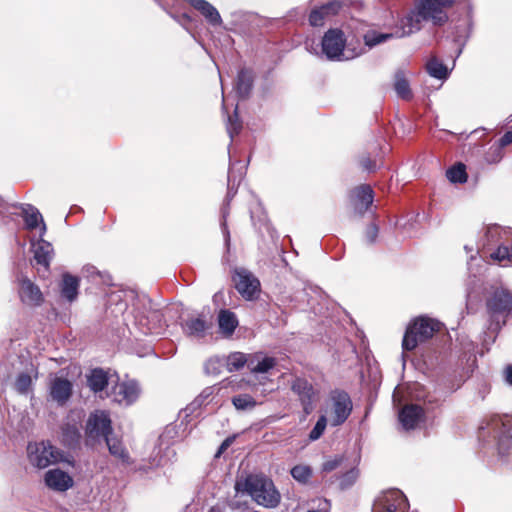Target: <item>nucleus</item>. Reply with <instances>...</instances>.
Returning a JSON list of instances; mask_svg holds the SVG:
<instances>
[{
	"mask_svg": "<svg viewBox=\"0 0 512 512\" xmlns=\"http://www.w3.org/2000/svg\"><path fill=\"white\" fill-rule=\"evenodd\" d=\"M427 72L437 79H446L448 76L447 67L436 57H432L426 64Z\"/></svg>",
	"mask_w": 512,
	"mask_h": 512,
	"instance_id": "31",
	"label": "nucleus"
},
{
	"mask_svg": "<svg viewBox=\"0 0 512 512\" xmlns=\"http://www.w3.org/2000/svg\"><path fill=\"white\" fill-rule=\"evenodd\" d=\"M44 482L49 489L57 492H65L74 484L70 474L59 468L48 470L44 475Z\"/></svg>",
	"mask_w": 512,
	"mask_h": 512,
	"instance_id": "15",
	"label": "nucleus"
},
{
	"mask_svg": "<svg viewBox=\"0 0 512 512\" xmlns=\"http://www.w3.org/2000/svg\"><path fill=\"white\" fill-rule=\"evenodd\" d=\"M325 15L320 7H314L309 15V23L311 26L319 27L324 24Z\"/></svg>",
	"mask_w": 512,
	"mask_h": 512,
	"instance_id": "41",
	"label": "nucleus"
},
{
	"mask_svg": "<svg viewBox=\"0 0 512 512\" xmlns=\"http://www.w3.org/2000/svg\"><path fill=\"white\" fill-rule=\"evenodd\" d=\"M27 459L38 469H44L61 459L60 451L49 442H31L27 446Z\"/></svg>",
	"mask_w": 512,
	"mask_h": 512,
	"instance_id": "8",
	"label": "nucleus"
},
{
	"mask_svg": "<svg viewBox=\"0 0 512 512\" xmlns=\"http://www.w3.org/2000/svg\"><path fill=\"white\" fill-rule=\"evenodd\" d=\"M233 281L236 290L246 300H252L258 296L260 292V282L250 271L244 268L235 269Z\"/></svg>",
	"mask_w": 512,
	"mask_h": 512,
	"instance_id": "11",
	"label": "nucleus"
},
{
	"mask_svg": "<svg viewBox=\"0 0 512 512\" xmlns=\"http://www.w3.org/2000/svg\"><path fill=\"white\" fill-rule=\"evenodd\" d=\"M161 322H162V314L158 310H153L149 312V315L144 319H140L139 323L142 326H146V330L143 332L145 334H160L161 333Z\"/></svg>",
	"mask_w": 512,
	"mask_h": 512,
	"instance_id": "28",
	"label": "nucleus"
},
{
	"mask_svg": "<svg viewBox=\"0 0 512 512\" xmlns=\"http://www.w3.org/2000/svg\"><path fill=\"white\" fill-rule=\"evenodd\" d=\"M235 488L238 492L248 493L257 504L267 508H274L280 502V494L273 482L264 476L249 475L244 481H237Z\"/></svg>",
	"mask_w": 512,
	"mask_h": 512,
	"instance_id": "2",
	"label": "nucleus"
},
{
	"mask_svg": "<svg viewBox=\"0 0 512 512\" xmlns=\"http://www.w3.org/2000/svg\"><path fill=\"white\" fill-rule=\"evenodd\" d=\"M219 328L227 335H231L238 325V321L233 312L221 310L218 316Z\"/></svg>",
	"mask_w": 512,
	"mask_h": 512,
	"instance_id": "29",
	"label": "nucleus"
},
{
	"mask_svg": "<svg viewBox=\"0 0 512 512\" xmlns=\"http://www.w3.org/2000/svg\"><path fill=\"white\" fill-rule=\"evenodd\" d=\"M342 7V3L338 0L328 1L320 6V9L323 11L325 17H329L335 15L339 12Z\"/></svg>",
	"mask_w": 512,
	"mask_h": 512,
	"instance_id": "40",
	"label": "nucleus"
},
{
	"mask_svg": "<svg viewBox=\"0 0 512 512\" xmlns=\"http://www.w3.org/2000/svg\"><path fill=\"white\" fill-rule=\"evenodd\" d=\"M394 89L400 98L404 100L412 98L409 82L402 71H398L395 74Z\"/></svg>",
	"mask_w": 512,
	"mask_h": 512,
	"instance_id": "30",
	"label": "nucleus"
},
{
	"mask_svg": "<svg viewBox=\"0 0 512 512\" xmlns=\"http://www.w3.org/2000/svg\"><path fill=\"white\" fill-rule=\"evenodd\" d=\"M103 440L106 442L108 450L112 456L119 459L122 463H130L129 453L118 438L108 435Z\"/></svg>",
	"mask_w": 512,
	"mask_h": 512,
	"instance_id": "24",
	"label": "nucleus"
},
{
	"mask_svg": "<svg viewBox=\"0 0 512 512\" xmlns=\"http://www.w3.org/2000/svg\"><path fill=\"white\" fill-rule=\"evenodd\" d=\"M355 192H356L357 199L361 202V204L364 205V209L360 211V213H363L364 211H366L368 209V207L373 202V198H374L373 190L368 185H362V186H359L355 190Z\"/></svg>",
	"mask_w": 512,
	"mask_h": 512,
	"instance_id": "36",
	"label": "nucleus"
},
{
	"mask_svg": "<svg viewBox=\"0 0 512 512\" xmlns=\"http://www.w3.org/2000/svg\"><path fill=\"white\" fill-rule=\"evenodd\" d=\"M485 247L493 250L490 253L491 259L502 266H512V239H509L508 232L498 226L487 228Z\"/></svg>",
	"mask_w": 512,
	"mask_h": 512,
	"instance_id": "5",
	"label": "nucleus"
},
{
	"mask_svg": "<svg viewBox=\"0 0 512 512\" xmlns=\"http://www.w3.org/2000/svg\"><path fill=\"white\" fill-rule=\"evenodd\" d=\"M210 326L211 324L203 317H190L181 323L183 333L196 339L205 337Z\"/></svg>",
	"mask_w": 512,
	"mask_h": 512,
	"instance_id": "20",
	"label": "nucleus"
},
{
	"mask_svg": "<svg viewBox=\"0 0 512 512\" xmlns=\"http://www.w3.org/2000/svg\"><path fill=\"white\" fill-rule=\"evenodd\" d=\"M353 404L348 393L342 390H334L330 393L324 408V415L331 426L342 425L350 416Z\"/></svg>",
	"mask_w": 512,
	"mask_h": 512,
	"instance_id": "6",
	"label": "nucleus"
},
{
	"mask_svg": "<svg viewBox=\"0 0 512 512\" xmlns=\"http://www.w3.org/2000/svg\"><path fill=\"white\" fill-rule=\"evenodd\" d=\"M112 423L109 414L103 410H97L90 414L85 427V443L94 447L105 437L112 434Z\"/></svg>",
	"mask_w": 512,
	"mask_h": 512,
	"instance_id": "7",
	"label": "nucleus"
},
{
	"mask_svg": "<svg viewBox=\"0 0 512 512\" xmlns=\"http://www.w3.org/2000/svg\"><path fill=\"white\" fill-rule=\"evenodd\" d=\"M291 390L297 395L303 412L309 415L314 410L315 404L319 399V391L308 380L299 377L293 380Z\"/></svg>",
	"mask_w": 512,
	"mask_h": 512,
	"instance_id": "10",
	"label": "nucleus"
},
{
	"mask_svg": "<svg viewBox=\"0 0 512 512\" xmlns=\"http://www.w3.org/2000/svg\"><path fill=\"white\" fill-rule=\"evenodd\" d=\"M265 220V216L263 218H259V221H264Z\"/></svg>",
	"mask_w": 512,
	"mask_h": 512,
	"instance_id": "56",
	"label": "nucleus"
},
{
	"mask_svg": "<svg viewBox=\"0 0 512 512\" xmlns=\"http://www.w3.org/2000/svg\"><path fill=\"white\" fill-rule=\"evenodd\" d=\"M408 507L406 496L398 489H390L375 499L372 512H406Z\"/></svg>",
	"mask_w": 512,
	"mask_h": 512,
	"instance_id": "9",
	"label": "nucleus"
},
{
	"mask_svg": "<svg viewBox=\"0 0 512 512\" xmlns=\"http://www.w3.org/2000/svg\"><path fill=\"white\" fill-rule=\"evenodd\" d=\"M221 366V360L219 358H211L205 363V371L208 374H218Z\"/></svg>",
	"mask_w": 512,
	"mask_h": 512,
	"instance_id": "44",
	"label": "nucleus"
},
{
	"mask_svg": "<svg viewBox=\"0 0 512 512\" xmlns=\"http://www.w3.org/2000/svg\"><path fill=\"white\" fill-rule=\"evenodd\" d=\"M497 152L492 151V146L489 148V151L486 154V161L488 162V157H495Z\"/></svg>",
	"mask_w": 512,
	"mask_h": 512,
	"instance_id": "52",
	"label": "nucleus"
},
{
	"mask_svg": "<svg viewBox=\"0 0 512 512\" xmlns=\"http://www.w3.org/2000/svg\"><path fill=\"white\" fill-rule=\"evenodd\" d=\"M487 329L497 333L512 313V292L505 288L495 289L486 299Z\"/></svg>",
	"mask_w": 512,
	"mask_h": 512,
	"instance_id": "3",
	"label": "nucleus"
},
{
	"mask_svg": "<svg viewBox=\"0 0 512 512\" xmlns=\"http://www.w3.org/2000/svg\"><path fill=\"white\" fill-rule=\"evenodd\" d=\"M232 404L238 411H251L256 407L257 402L249 394H239L232 397Z\"/></svg>",
	"mask_w": 512,
	"mask_h": 512,
	"instance_id": "33",
	"label": "nucleus"
},
{
	"mask_svg": "<svg viewBox=\"0 0 512 512\" xmlns=\"http://www.w3.org/2000/svg\"><path fill=\"white\" fill-rule=\"evenodd\" d=\"M446 175L452 183H465L467 181L466 167L462 163H458L449 168Z\"/></svg>",
	"mask_w": 512,
	"mask_h": 512,
	"instance_id": "35",
	"label": "nucleus"
},
{
	"mask_svg": "<svg viewBox=\"0 0 512 512\" xmlns=\"http://www.w3.org/2000/svg\"><path fill=\"white\" fill-rule=\"evenodd\" d=\"M34 259L37 264L48 268L53 256V247L52 245L45 241L43 237H40L37 241H31Z\"/></svg>",
	"mask_w": 512,
	"mask_h": 512,
	"instance_id": "22",
	"label": "nucleus"
},
{
	"mask_svg": "<svg viewBox=\"0 0 512 512\" xmlns=\"http://www.w3.org/2000/svg\"><path fill=\"white\" fill-rule=\"evenodd\" d=\"M14 388L19 394H28L32 388V378L27 373H20L14 383Z\"/></svg>",
	"mask_w": 512,
	"mask_h": 512,
	"instance_id": "37",
	"label": "nucleus"
},
{
	"mask_svg": "<svg viewBox=\"0 0 512 512\" xmlns=\"http://www.w3.org/2000/svg\"><path fill=\"white\" fill-rule=\"evenodd\" d=\"M225 217H226V210L224 209L223 210V218H225Z\"/></svg>",
	"mask_w": 512,
	"mask_h": 512,
	"instance_id": "55",
	"label": "nucleus"
},
{
	"mask_svg": "<svg viewBox=\"0 0 512 512\" xmlns=\"http://www.w3.org/2000/svg\"><path fill=\"white\" fill-rule=\"evenodd\" d=\"M209 389L210 388L204 390L202 394H200V396L196 399V401H200L202 398H207L210 395V392H208Z\"/></svg>",
	"mask_w": 512,
	"mask_h": 512,
	"instance_id": "51",
	"label": "nucleus"
},
{
	"mask_svg": "<svg viewBox=\"0 0 512 512\" xmlns=\"http://www.w3.org/2000/svg\"><path fill=\"white\" fill-rule=\"evenodd\" d=\"M19 295L22 302L28 305H40L43 300L42 293L38 286L27 278L20 281Z\"/></svg>",
	"mask_w": 512,
	"mask_h": 512,
	"instance_id": "21",
	"label": "nucleus"
},
{
	"mask_svg": "<svg viewBox=\"0 0 512 512\" xmlns=\"http://www.w3.org/2000/svg\"><path fill=\"white\" fill-rule=\"evenodd\" d=\"M140 392L138 383L134 380H128L114 386L112 397L120 405L129 406L138 399Z\"/></svg>",
	"mask_w": 512,
	"mask_h": 512,
	"instance_id": "14",
	"label": "nucleus"
},
{
	"mask_svg": "<svg viewBox=\"0 0 512 512\" xmlns=\"http://www.w3.org/2000/svg\"><path fill=\"white\" fill-rule=\"evenodd\" d=\"M504 377L507 384L512 385V365H508L504 370Z\"/></svg>",
	"mask_w": 512,
	"mask_h": 512,
	"instance_id": "47",
	"label": "nucleus"
},
{
	"mask_svg": "<svg viewBox=\"0 0 512 512\" xmlns=\"http://www.w3.org/2000/svg\"><path fill=\"white\" fill-rule=\"evenodd\" d=\"M455 0H420L415 10L410 11L405 17L409 29L402 35H410L421 28L422 21H432L435 25H443L448 16L445 9L451 7Z\"/></svg>",
	"mask_w": 512,
	"mask_h": 512,
	"instance_id": "1",
	"label": "nucleus"
},
{
	"mask_svg": "<svg viewBox=\"0 0 512 512\" xmlns=\"http://www.w3.org/2000/svg\"><path fill=\"white\" fill-rule=\"evenodd\" d=\"M441 323L428 317H418L407 327L403 337L402 347L404 350L411 351L419 344L431 339L434 334L440 331Z\"/></svg>",
	"mask_w": 512,
	"mask_h": 512,
	"instance_id": "4",
	"label": "nucleus"
},
{
	"mask_svg": "<svg viewBox=\"0 0 512 512\" xmlns=\"http://www.w3.org/2000/svg\"><path fill=\"white\" fill-rule=\"evenodd\" d=\"M79 279L68 273L63 275L61 293L64 298L72 302L77 298Z\"/></svg>",
	"mask_w": 512,
	"mask_h": 512,
	"instance_id": "26",
	"label": "nucleus"
},
{
	"mask_svg": "<svg viewBox=\"0 0 512 512\" xmlns=\"http://www.w3.org/2000/svg\"><path fill=\"white\" fill-rule=\"evenodd\" d=\"M231 443H232V439L231 438L225 439L222 442V444L220 445L216 456H219L223 451H225L230 446Z\"/></svg>",
	"mask_w": 512,
	"mask_h": 512,
	"instance_id": "49",
	"label": "nucleus"
},
{
	"mask_svg": "<svg viewBox=\"0 0 512 512\" xmlns=\"http://www.w3.org/2000/svg\"><path fill=\"white\" fill-rule=\"evenodd\" d=\"M361 165L368 171H373L375 169V164L370 159H363L361 161Z\"/></svg>",
	"mask_w": 512,
	"mask_h": 512,
	"instance_id": "50",
	"label": "nucleus"
},
{
	"mask_svg": "<svg viewBox=\"0 0 512 512\" xmlns=\"http://www.w3.org/2000/svg\"><path fill=\"white\" fill-rule=\"evenodd\" d=\"M409 29V26L407 23L404 22V17L398 22L396 26V30L392 33H380L377 31H368L364 35V42L365 45L372 48L378 44H381L383 42H386L389 39L392 38H402L406 35H402L406 30Z\"/></svg>",
	"mask_w": 512,
	"mask_h": 512,
	"instance_id": "16",
	"label": "nucleus"
},
{
	"mask_svg": "<svg viewBox=\"0 0 512 512\" xmlns=\"http://www.w3.org/2000/svg\"><path fill=\"white\" fill-rule=\"evenodd\" d=\"M424 420V410L417 404L404 406L399 412V421L405 430H411Z\"/></svg>",
	"mask_w": 512,
	"mask_h": 512,
	"instance_id": "18",
	"label": "nucleus"
},
{
	"mask_svg": "<svg viewBox=\"0 0 512 512\" xmlns=\"http://www.w3.org/2000/svg\"><path fill=\"white\" fill-rule=\"evenodd\" d=\"M51 399L62 406L67 403L72 395V383L62 377H55L49 387Z\"/></svg>",
	"mask_w": 512,
	"mask_h": 512,
	"instance_id": "17",
	"label": "nucleus"
},
{
	"mask_svg": "<svg viewBox=\"0 0 512 512\" xmlns=\"http://www.w3.org/2000/svg\"><path fill=\"white\" fill-rule=\"evenodd\" d=\"M241 129V122L238 119L237 112L233 116L228 117L227 132L232 139Z\"/></svg>",
	"mask_w": 512,
	"mask_h": 512,
	"instance_id": "42",
	"label": "nucleus"
},
{
	"mask_svg": "<svg viewBox=\"0 0 512 512\" xmlns=\"http://www.w3.org/2000/svg\"><path fill=\"white\" fill-rule=\"evenodd\" d=\"M251 218L254 221V219H255V211L254 210H251Z\"/></svg>",
	"mask_w": 512,
	"mask_h": 512,
	"instance_id": "54",
	"label": "nucleus"
},
{
	"mask_svg": "<svg viewBox=\"0 0 512 512\" xmlns=\"http://www.w3.org/2000/svg\"><path fill=\"white\" fill-rule=\"evenodd\" d=\"M224 236H225L226 245H228L229 241H230V234H229V231L226 229L224 230Z\"/></svg>",
	"mask_w": 512,
	"mask_h": 512,
	"instance_id": "53",
	"label": "nucleus"
},
{
	"mask_svg": "<svg viewBox=\"0 0 512 512\" xmlns=\"http://www.w3.org/2000/svg\"><path fill=\"white\" fill-rule=\"evenodd\" d=\"M357 476H358V473L356 470L352 469V470L348 471L341 477L340 487L342 489H345V488L351 486L356 481Z\"/></svg>",
	"mask_w": 512,
	"mask_h": 512,
	"instance_id": "43",
	"label": "nucleus"
},
{
	"mask_svg": "<svg viewBox=\"0 0 512 512\" xmlns=\"http://www.w3.org/2000/svg\"><path fill=\"white\" fill-rule=\"evenodd\" d=\"M291 475L295 480L305 483L311 477L312 470L306 465H296L291 469Z\"/></svg>",
	"mask_w": 512,
	"mask_h": 512,
	"instance_id": "38",
	"label": "nucleus"
},
{
	"mask_svg": "<svg viewBox=\"0 0 512 512\" xmlns=\"http://www.w3.org/2000/svg\"><path fill=\"white\" fill-rule=\"evenodd\" d=\"M340 461L338 459L326 461L323 464V471L331 472L339 466Z\"/></svg>",
	"mask_w": 512,
	"mask_h": 512,
	"instance_id": "46",
	"label": "nucleus"
},
{
	"mask_svg": "<svg viewBox=\"0 0 512 512\" xmlns=\"http://www.w3.org/2000/svg\"><path fill=\"white\" fill-rule=\"evenodd\" d=\"M328 421H329L328 418L324 414H322L318 418L315 426L313 427V429L309 433V439L311 441H316V440H318L323 435V433H324V431L326 429Z\"/></svg>",
	"mask_w": 512,
	"mask_h": 512,
	"instance_id": "39",
	"label": "nucleus"
},
{
	"mask_svg": "<svg viewBox=\"0 0 512 512\" xmlns=\"http://www.w3.org/2000/svg\"><path fill=\"white\" fill-rule=\"evenodd\" d=\"M81 414L70 412L61 428V442L69 448H75L81 440Z\"/></svg>",
	"mask_w": 512,
	"mask_h": 512,
	"instance_id": "13",
	"label": "nucleus"
},
{
	"mask_svg": "<svg viewBox=\"0 0 512 512\" xmlns=\"http://www.w3.org/2000/svg\"><path fill=\"white\" fill-rule=\"evenodd\" d=\"M227 510V505L225 503H217L212 506L209 512H225Z\"/></svg>",
	"mask_w": 512,
	"mask_h": 512,
	"instance_id": "48",
	"label": "nucleus"
},
{
	"mask_svg": "<svg viewBox=\"0 0 512 512\" xmlns=\"http://www.w3.org/2000/svg\"><path fill=\"white\" fill-rule=\"evenodd\" d=\"M378 236V227L375 224H371L367 227L365 232V238L368 243H374Z\"/></svg>",
	"mask_w": 512,
	"mask_h": 512,
	"instance_id": "45",
	"label": "nucleus"
},
{
	"mask_svg": "<svg viewBox=\"0 0 512 512\" xmlns=\"http://www.w3.org/2000/svg\"><path fill=\"white\" fill-rule=\"evenodd\" d=\"M512 143V131L506 132L498 141L497 144L492 145V151L497 152L495 157H488V163H498L502 157V149Z\"/></svg>",
	"mask_w": 512,
	"mask_h": 512,
	"instance_id": "34",
	"label": "nucleus"
},
{
	"mask_svg": "<svg viewBox=\"0 0 512 512\" xmlns=\"http://www.w3.org/2000/svg\"><path fill=\"white\" fill-rule=\"evenodd\" d=\"M87 383L93 392H102L108 385V375L103 369H93L87 377Z\"/></svg>",
	"mask_w": 512,
	"mask_h": 512,
	"instance_id": "25",
	"label": "nucleus"
},
{
	"mask_svg": "<svg viewBox=\"0 0 512 512\" xmlns=\"http://www.w3.org/2000/svg\"><path fill=\"white\" fill-rule=\"evenodd\" d=\"M276 365V359L262 353L249 355L248 369L252 373H267Z\"/></svg>",
	"mask_w": 512,
	"mask_h": 512,
	"instance_id": "23",
	"label": "nucleus"
},
{
	"mask_svg": "<svg viewBox=\"0 0 512 512\" xmlns=\"http://www.w3.org/2000/svg\"><path fill=\"white\" fill-rule=\"evenodd\" d=\"M322 53L329 60H342L345 47L344 34L339 29L328 30L322 39Z\"/></svg>",
	"mask_w": 512,
	"mask_h": 512,
	"instance_id": "12",
	"label": "nucleus"
},
{
	"mask_svg": "<svg viewBox=\"0 0 512 512\" xmlns=\"http://www.w3.org/2000/svg\"><path fill=\"white\" fill-rule=\"evenodd\" d=\"M253 85V75L248 69H242L237 76L236 91L238 95L245 98L249 95Z\"/></svg>",
	"mask_w": 512,
	"mask_h": 512,
	"instance_id": "27",
	"label": "nucleus"
},
{
	"mask_svg": "<svg viewBox=\"0 0 512 512\" xmlns=\"http://www.w3.org/2000/svg\"><path fill=\"white\" fill-rule=\"evenodd\" d=\"M20 208L22 210V217L24 219L26 228L28 230H33L39 226V236L43 237L46 233L47 228L39 210L30 204H22L20 205Z\"/></svg>",
	"mask_w": 512,
	"mask_h": 512,
	"instance_id": "19",
	"label": "nucleus"
},
{
	"mask_svg": "<svg viewBox=\"0 0 512 512\" xmlns=\"http://www.w3.org/2000/svg\"><path fill=\"white\" fill-rule=\"evenodd\" d=\"M249 356L247 357L244 353L234 352L230 354L226 359V367L229 372L238 371L244 367V365L248 366Z\"/></svg>",
	"mask_w": 512,
	"mask_h": 512,
	"instance_id": "32",
	"label": "nucleus"
}]
</instances>
